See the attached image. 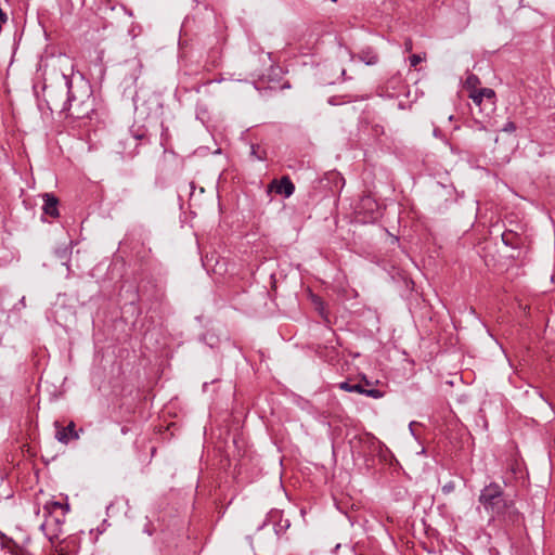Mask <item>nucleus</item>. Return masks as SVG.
Here are the masks:
<instances>
[{"instance_id":"obj_5","label":"nucleus","mask_w":555,"mask_h":555,"mask_svg":"<svg viewBox=\"0 0 555 555\" xmlns=\"http://www.w3.org/2000/svg\"><path fill=\"white\" fill-rule=\"evenodd\" d=\"M56 433L55 438L57 441L67 444L70 440H77L79 438V434L76 430V425L74 422H70L67 426H60L59 422H55Z\"/></svg>"},{"instance_id":"obj_7","label":"nucleus","mask_w":555,"mask_h":555,"mask_svg":"<svg viewBox=\"0 0 555 555\" xmlns=\"http://www.w3.org/2000/svg\"><path fill=\"white\" fill-rule=\"evenodd\" d=\"M480 96L485 100L486 114H490L495 108V92L490 88H480L477 90Z\"/></svg>"},{"instance_id":"obj_12","label":"nucleus","mask_w":555,"mask_h":555,"mask_svg":"<svg viewBox=\"0 0 555 555\" xmlns=\"http://www.w3.org/2000/svg\"><path fill=\"white\" fill-rule=\"evenodd\" d=\"M479 83H480L479 78L474 74H469L464 81V88H466L467 90H469V92H472V91L478 90L477 86Z\"/></svg>"},{"instance_id":"obj_15","label":"nucleus","mask_w":555,"mask_h":555,"mask_svg":"<svg viewBox=\"0 0 555 555\" xmlns=\"http://www.w3.org/2000/svg\"><path fill=\"white\" fill-rule=\"evenodd\" d=\"M410 66L411 67H416L421 62H422V56L418 55V54H413L410 56Z\"/></svg>"},{"instance_id":"obj_17","label":"nucleus","mask_w":555,"mask_h":555,"mask_svg":"<svg viewBox=\"0 0 555 555\" xmlns=\"http://www.w3.org/2000/svg\"><path fill=\"white\" fill-rule=\"evenodd\" d=\"M512 237H513L512 233H506L505 232V233L502 234V241L507 246H514V244L512 242Z\"/></svg>"},{"instance_id":"obj_10","label":"nucleus","mask_w":555,"mask_h":555,"mask_svg":"<svg viewBox=\"0 0 555 555\" xmlns=\"http://www.w3.org/2000/svg\"><path fill=\"white\" fill-rule=\"evenodd\" d=\"M43 509L49 513V517H54L53 514H55L57 511H61L60 518L64 519L66 513L69 509V506H68V504H63L61 502L51 501L44 505Z\"/></svg>"},{"instance_id":"obj_13","label":"nucleus","mask_w":555,"mask_h":555,"mask_svg":"<svg viewBox=\"0 0 555 555\" xmlns=\"http://www.w3.org/2000/svg\"><path fill=\"white\" fill-rule=\"evenodd\" d=\"M468 96H469V99H472V101L474 102V104H475L476 106H478V107H479V111H480L481 113H483V112L486 113V109H485V100H483V98H482V96H480V95H479V93L477 92V90L469 92V95H468Z\"/></svg>"},{"instance_id":"obj_2","label":"nucleus","mask_w":555,"mask_h":555,"mask_svg":"<svg viewBox=\"0 0 555 555\" xmlns=\"http://www.w3.org/2000/svg\"><path fill=\"white\" fill-rule=\"evenodd\" d=\"M479 502L493 517L503 516L506 512L514 508L513 502L504 498L501 486L494 482L486 486L481 490Z\"/></svg>"},{"instance_id":"obj_6","label":"nucleus","mask_w":555,"mask_h":555,"mask_svg":"<svg viewBox=\"0 0 555 555\" xmlns=\"http://www.w3.org/2000/svg\"><path fill=\"white\" fill-rule=\"evenodd\" d=\"M271 188L275 189V193L282 194L285 197L292 196L295 192V185L288 176L282 177L279 181L274 180Z\"/></svg>"},{"instance_id":"obj_18","label":"nucleus","mask_w":555,"mask_h":555,"mask_svg":"<svg viewBox=\"0 0 555 555\" xmlns=\"http://www.w3.org/2000/svg\"><path fill=\"white\" fill-rule=\"evenodd\" d=\"M257 150H258V146L256 145H251V149H250V155L254 156L255 158L261 160L262 159V156L258 155L257 154Z\"/></svg>"},{"instance_id":"obj_20","label":"nucleus","mask_w":555,"mask_h":555,"mask_svg":"<svg viewBox=\"0 0 555 555\" xmlns=\"http://www.w3.org/2000/svg\"><path fill=\"white\" fill-rule=\"evenodd\" d=\"M332 2H337V0H331Z\"/></svg>"},{"instance_id":"obj_8","label":"nucleus","mask_w":555,"mask_h":555,"mask_svg":"<svg viewBox=\"0 0 555 555\" xmlns=\"http://www.w3.org/2000/svg\"><path fill=\"white\" fill-rule=\"evenodd\" d=\"M44 204H43V211L44 214L55 218L59 216V209H57V198L52 194H44Z\"/></svg>"},{"instance_id":"obj_3","label":"nucleus","mask_w":555,"mask_h":555,"mask_svg":"<svg viewBox=\"0 0 555 555\" xmlns=\"http://www.w3.org/2000/svg\"><path fill=\"white\" fill-rule=\"evenodd\" d=\"M371 383L364 377L363 382L360 383H350V382H341L338 384L339 389L348 391V392H358L360 395L379 399L384 396V392L376 388H366Z\"/></svg>"},{"instance_id":"obj_14","label":"nucleus","mask_w":555,"mask_h":555,"mask_svg":"<svg viewBox=\"0 0 555 555\" xmlns=\"http://www.w3.org/2000/svg\"><path fill=\"white\" fill-rule=\"evenodd\" d=\"M455 489V483L453 481H448L447 483H444L441 488L442 492L444 494H449L451 492H453Z\"/></svg>"},{"instance_id":"obj_16","label":"nucleus","mask_w":555,"mask_h":555,"mask_svg":"<svg viewBox=\"0 0 555 555\" xmlns=\"http://www.w3.org/2000/svg\"><path fill=\"white\" fill-rule=\"evenodd\" d=\"M515 130H516V125H515V122H513V121H511V120H509V121H507V122L503 126V128H502V131H504V132H514Z\"/></svg>"},{"instance_id":"obj_19","label":"nucleus","mask_w":555,"mask_h":555,"mask_svg":"<svg viewBox=\"0 0 555 555\" xmlns=\"http://www.w3.org/2000/svg\"><path fill=\"white\" fill-rule=\"evenodd\" d=\"M404 48H405V51L406 52H410L413 48V44H412V40L411 39H408L405 42H404Z\"/></svg>"},{"instance_id":"obj_9","label":"nucleus","mask_w":555,"mask_h":555,"mask_svg":"<svg viewBox=\"0 0 555 555\" xmlns=\"http://www.w3.org/2000/svg\"><path fill=\"white\" fill-rule=\"evenodd\" d=\"M358 59L369 66L377 64L379 60L376 51L370 47L362 49L358 54Z\"/></svg>"},{"instance_id":"obj_11","label":"nucleus","mask_w":555,"mask_h":555,"mask_svg":"<svg viewBox=\"0 0 555 555\" xmlns=\"http://www.w3.org/2000/svg\"><path fill=\"white\" fill-rule=\"evenodd\" d=\"M126 66L130 70L129 80H131V85H135L141 75V69H142L141 62L138 60H131L126 63Z\"/></svg>"},{"instance_id":"obj_4","label":"nucleus","mask_w":555,"mask_h":555,"mask_svg":"<svg viewBox=\"0 0 555 555\" xmlns=\"http://www.w3.org/2000/svg\"><path fill=\"white\" fill-rule=\"evenodd\" d=\"M64 522L63 518L60 516L48 517L43 524H41L40 529L43 531L44 535L53 542L59 538L62 529L61 526Z\"/></svg>"},{"instance_id":"obj_1","label":"nucleus","mask_w":555,"mask_h":555,"mask_svg":"<svg viewBox=\"0 0 555 555\" xmlns=\"http://www.w3.org/2000/svg\"><path fill=\"white\" fill-rule=\"evenodd\" d=\"M63 79L67 88V100L62 108L67 112V116L74 119H83L93 111V100L91 99V86L89 81L79 72H75L70 66V73H63Z\"/></svg>"}]
</instances>
